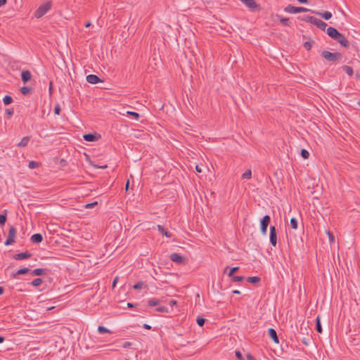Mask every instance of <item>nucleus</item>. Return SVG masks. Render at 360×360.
Listing matches in <instances>:
<instances>
[{
  "label": "nucleus",
  "instance_id": "nucleus-1",
  "mask_svg": "<svg viewBox=\"0 0 360 360\" xmlns=\"http://www.w3.org/2000/svg\"><path fill=\"white\" fill-rule=\"evenodd\" d=\"M321 56L327 61L332 63H336L342 58V55L340 52L331 53L328 51H323L321 53Z\"/></svg>",
  "mask_w": 360,
  "mask_h": 360
},
{
  "label": "nucleus",
  "instance_id": "nucleus-2",
  "mask_svg": "<svg viewBox=\"0 0 360 360\" xmlns=\"http://www.w3.org/2000/svg\"><path fill=\"white\" fill-rule=\"evenodd\" d=\"M302 20L306 21L307 22H310L313 25H315L317 27L321 29V30H325L327 27V24L323 20L316 18L314 16H306L301 19Z\"/></svg>",
  "mask_w": 360,
  "mask_h": 360
},
{
  "label": "nucleus",
  "instance_id": "nucleus-3",
  "mask_svg": "<svg viewBox=\"0 0 360 360\" xmlns=\"http://www.w3.org/2000/svg\"><path fill=\"white\" fill-rule=\"evenodd\" d=\"M51 3L50 1L46 2L44 4L41 5L34 12V16L37 18H40L44 15L51 8Z\"/></svg>",
  "mask_w": 360,
  "mask_h": 360
},
{
  "label": "nucleus",
  "instance_id": "nucleus-4",
  "mask_svg": "<svg viewBox=\"0 0 360 360\" xmlns=\"http://www.w3.org/2000/svg\"><path fill=\"white\" fill-rule=\"evenodd\" d=\"M284 11L289 13H302V12H311L314 13V11L304 8V7H296L292 5H288L285 8Z\"/></svg>",
  "mask_w": 360,
  "mask_h": 360
},
{
  "label": "nucleus",
  "instance_id": "nucleus-5",
  "mask_svg": "<svg viewBox=\"0 0 360 360\" xmlns=\"http://www.w3.org/2000/svg\"><path fill=\"white\" fill-rule=\"evenodd\" d=\"M16 229L13 226H11L8 231V236L5 241V245L8 246L12 245L15 241Z\"/></svg>",
  "mask_w": 360,
  "mask_h": 360
},
{
  "label": "nucleus",
  "instance_id": "nucleus-6",
  "mask_svg": "<svg viewBox=\"0 0 360 360\" xmlns=\"http://www.w3.org/2000/svg\"><path fill=\"white\" fill-rule=\"evenodd\" d=\"M271 221L270 216L265 215L260 220V231L263 235H265L267 232V228Z\"/></svg>",
  "mask_w": 360,
  "mask_h": 360
},
{
  "label": "nucleus",
  "instance_id": "nucleus-7",
  "mask_svg": "<svg viewBox=\"0 0 360 360\" xmlns=\"http://www.w3.org/2000/svg\"><path fill=\"white\" fill-rule=\"evenodd\" d=\"M252 11H260L261 7L255 0H239Z\"/></svg>",
  "mask_w": 360,
  "mask_h": 360
},
{
  "label": "nucleus",
  "instance_id": "nucleus-8",
  "mask_svg": "<svg viewBox=\"0 0 360 360\" xmlns=\"http://www.w3.org/2000/svg\"><path fill=\"white\" fill-rule=\"evenodd\" d=\"M269 239L271 245L276 247L277 244V233L276 227L274 226H270Z\"/></svg>",
  "mask_w": 360,
  "mask_h": 360
},
{
  "label": "nucleus",
  "instance_id": "nucleus-9",
  "mask_svg": "<svg viewBox=\"0 0 360 360\" xmlns=\"http://www.w3.org/2000/svg\"><path fill=\"white\" fill-rule=\"evenodd\" d=\"M169 258L172 262L177 264H183L185 261V259L181 255L176 252L171 254Z\"/></svg>",
  "mask_w": 360,
  "mask_h": 360
},
{
  "label": "nucleus",
  "instance_id": "nucleus-10",
  "mask_svg": "<svg viewBox=\"0 0 360 360\" xmlns=\"http://www.w3.org/2000/svg\"><path fill=\"white\" fill-rule=\"evenodd\" d=\"M32 256V254L29 252L28 251H25L23 252H20L18 254H15L13 255V258L16 260H22L30 258Z\"/></svg>",
  "mask_w": 360,
  "mask_h": 360
},
{
  "label": "nucleus",
  "instance_id": "nucleus-11",
  "mask_svg": "<svg viewBox=\"0 0 360 360\" xmlns=\"http://www.w3.org/2000/svg\"><path fill=\"white\" fill-rule=\"evenodd\" d=\"M335 41L339 42L341 46L345 48H348L349 46V43L348 40L341 33L339 34Z\"/></svg>",
  "mask_w": 360,
  "mask_h": 360
},
{
  "label": "nucleus",
  "instance_id": "nucleus-12",
  "mask_svg": "<svg viewBox=\"0 0 360 360\" xmlns=\"http://www.w3.org/2000/svg\"><path fill=\"white\" fill-rule=\"evenodd\" d=\"M86 81L92 84H96L99 82H103V81L97 75H89L86 76Z\"/></svg>",
  "mask_w": 360,
  "mask_h": 360
},
{
  "label": "nucleus",
  "instance_id": "nucleus-13",
  "mask_svg": "<svg viewBox=\"0 0 360 360\" xmlns=\"http://www.w3.org/2000/svg\"><path fill=\"white\" fill-rule=\"evenodd\" d=\"M98 136L100 137V135H98L97 133H89L83 135L84 139L89 142L97 141Z\"/></svg>",
  "mask_w": 360,
  "mask_h": 360
},
{
  "label": "nucleus",
  "instance_id": "nucleus-14",
  "mask_svg": "<svg viewBox=\"0 0 360 360\" xmlns=\"http://www.w3.org/2000/svg\"><path fill=\"white\" fill-rule=\"evenodd\" d=\"M340 32H339L335 28L329 27L327 28V34L328 35L332 38L333 39L335 40L338 36L339 35Z\"/></svg>",
  "mask_w": 360,
  "mask_h": 360
},
{
  "label": "nucleus",
  "instance_id": "nucleus-15",
  "mask_svg": "<svg viewBox=\"0 0 360 360\" xmlns=\"http://www.w3.org/2000/svg\"><path fill=\"white\" fill-rule=\"evenodd\" d=\"M340 32H339L335 28L329 27L327 28V34L328 35L332 38L333 39L335 40L338 36L339 35Z\"/></svg>",
  "mask_w": 360,
  "mask_h": 360
},
{
  "label": "nucleus",
  "instance_id": "nucleus-16",
  "mask_svg": "<svg viewBox=\"0 0 360 360\" xmlns=\"http://www.w3.org/2000/svg\"><path fill=\"white\" fill-rule=\"evenodd\" d=\"M32 78V74L30 70H24L21 72V79L24 84L28 82Z\"/></svg>",
  "mask_w": 360,
  "mask_h": 360
},
{
  "label": "nucleus",
  "instance_id": "nucleus-17",
  "mask_svg": "<svg viewBox=\"0 0 360 360\" xmlns=\"http://www.w3.org/2000/svg\"><path fill=\"white\" fill-rule=\"evenodd\" d=\"M268 334H269V336L272 339V340L278 344L279 342V340H278V335H277V333L276 331L272 328H270L268 329Z\"/></svg>",
  "mask_w": 360,
  "mask_h": 360
},
{
  "label": "nucleus",
  "instance_id": "nucleus-18",
  "mask_svg": "<svg viewBox=\"0 0 360 360\" xmlns=\"http://www.w3.org/2000/svg\"><path fill=\"white\" fill-rule=\"evenodd\" d=\"M157 228H158V231L161 234L165 236L167 238H171L172 237V233L170 232H169L167 229H165L163 226L158 225Z\"/></svg>",
  "mask_w": 360,
  "mask_h": 360
},
{
  "label": "nucleus",
  "instance_id": "nucleus-19",
  "mask_svg": "<svg viewBox=\"0 0 360 360\" xmlns=\"http://www.w3.org/2000/svg\"><path fill=\"white\" fill-rule=\"evenodd\" d=\"M47 271V269H36L31 272V274L32 276H43L46 275Z\"/></svg>",
  "mask_w": 360,
  "mask_h": 360
},
{
  "label": "nucleus",
  "instance_id": "nucleus-20",
  "mask_svg": "<svg viewBox=\"0 0 360 360\" xmlns=\"http://www.w3.org/2000/svg\"><path fill=\"white\" fill-rule=\"evenodd\" d=\"M42 240H43V236L41 233H35V234L32 235L31 237L32 242L35 243H39L42 241Z\"/></svg>",
  "mask_w": 360,
  "mask_h": 360
},
{
  "label": "nucleus",
  "instance_id": "nucleus-21",
  "mask_svg": "<svg viewBox=\"0 0 360 360\" xmlns=\"http://www.w3.org/2000/svg\"><path fill=\"white\" fill-rule=\"evenodd\" d=\"M30 140V136H25L17 144V146L18 147H25L28 145Z\"/></svg>",
  "mask_w": 360,
  "mask_h": 360
},
{
  "label": "nucleus",
  "instance_id": "nucleus-22",
  "mask_svg": "<svg viewBox=\"0 0 360 360\" xmlns=\"http://www.w3.org/2000/svg\"><path fill=\"white\" fill-rule=\"evenodd\" d=\"M314 13H316L317 15L321 16L323 18H324L326 20L330 19L332 17V13L329 11H325L323 13L314 11Z\"/></svg>",
  "mask_w": 360,
  "mask_h": 360
},
{
  "label": "nucleus",
  "instance_id": "nucleus-23",
  "mask_svg": "<svg viewBox=\"0 0 360 360\" xmlns=\"http://www.w3.org/2000/svg\"><path fill=\"white\" fill-rule=\"evenodd\" d=\"M316 330L319 333H321L323 331L321 324V317L319 315H318L316 318Z\"/></svg>",
  "mask_w": 360,
  "mask_h": 360
},
{
  "label": "nucleus",
  "instance_id": "nucleus-24",
  "mask_svg": "<svg viewBox=\"0 0 360 360\" xmlns=\"http://www.w3.org/2000/svg\"><path fill=\"white\" fill-rule=\"evenodd\" d=\"M30 271V269L29 268H27V267H24V268H22V269H18L16 273H15L13 274V277H16L18 275L25 274L28 273Z\"/></svg>",
  "mask_w": 360,
  "mask_h": 360
},
{
  "label": "nucleus",
  "instance_id": "nucleus-25",
  "mask_svg": "<svg viewBox=\"0 0 360 360\" xmlns=\"http://www.w3.org/2000/svg\"><path fill=\"white\" fill-rule=\"evenodd\" d=\"M32 90L33 89L32 87L25 86L21 87L20 92L22 93V94L25 96V95H27L30 93H31L32 91Z\"/></svg>",
  "mask_w": 360,
  "mask_h": 360
},
{
  "label": "nucleus",
  "instance_id": "nucleus-26",
  "mask_svg": "<svg viewBox=\"0 0 360 360\" xmlns=\"http://www.w3.org/2000/svg\"><path fill=\"white\" fill-rule=\"evenodd\" d=\"M7 210L4 211V214H0V225L4 226L6 221Z\"/></svg>",
  "mask_w": 360,
  "mask_h": 360
},
{
  "label": "nucleus",
  "instance_id": "nucleus-27",
  "mask_svg": "<svg viewBox=\"0 0 360 360\" xmlns=\"http://www.w3.org/2000/svg\"><path fill=\"white\" fill-rule=\"evenodd\" d=\"M342 70L349 75V76H352L354 74V71H353V69L352 68H351L350 66H348V65H343L342 66Z\"/></svg>",
  "mask_w": 360,
  "mask_h": 360
},
{
  "label": "nucleus",
  "instance_id": "nucleus-28",
  "mask_svg": "<svg viewBox=\"0 0 360 360\" xmlns=\"http://www.w3.org/2000/svg\"><path fill=\"white\" fill-rule=\"evenodd\" d=\"M261 281L259 276L248 277L247 281L250 283H257Z\"/></svg>",
  "mask_w": 360,
  "mask_h": 360
},
{
  "label": "nucleus",
  "instance_id": "nucleus-29",
  "mask_svg": "<svg viewBox=\"0 0 360 360\" xmlns=\"http://www.w3.org/2000/svg\"><path fill=\"white\" fill-rule=\"evenodd\" d=\"M97 330L99 333H112V331L103 326H99Z\"/></svg>",
  "mask_w": 360,
  "mask_h": 360
},
{
  "label": "nucleus",
  "instance_id": "nucleus-30",
  "mask_svg": "<svg viewBox=\"0 0 360 360\" xmlns=\"http://www.w3.org/2000/svg\"><path fill=\"white\" fill-rule=\"evenodd\" d=\"M160 301L158 299H151L148 301V305L150 307L157 306L160 304Z\"/></svg>",
  "mask_w": 360,
  "mask_h": 360
},
{
  "label": "nucleus",
  "instance_id": "nucleus-31",
  "mask_svg": "<svg viewBox=\"0 0 360 360\" xmlns=\"http://www.w3.org/2000/svg\"><path fill=\"white\" fill-rule=\"evenodd\" d=\"M3 101L6 105H8L13 102V98L11 96L6 95L4 97Z\"/></svg>",
  "mask_w": 360,
  "mask_h": 360
},
{
  "label": "nucleus",
  "instance_id": "nucleus-32",
  "mask_svg": "<svg viewBox=\"0 0 360 360\" xmlns=\"http://www.w3.org/2000/svg\"><path fill=\"white\" fill-rule=\"evenodd\" d=\"M146 285V284L142 282V281H139L138 283H136L134 286L133 288L135 289V290H141L143 288H145Z\"/></svg>",
  "mask_w": 360,
  "mask_h": 360
},
{
  "label": "nucleus",
  "instance_id": "nucleus-33",
  "mask_svg": "<svg viewBox=\"0 0 360 360\" xmlns=\"http://www.w3.org/2000/svg\"><path fill=\"white\" fill-rule=\"evenodd\" d=\"M252 176V172L250 169H247L243 174L242 179H250Z\"/></svg>",
  "mask_w": 360,
  "mask_h": 360
},
{
  "label": "nucleus",
  "instance_id": "nucleus-34",
  "mask_svg": "<svg viewBox=\"0 0 360 360\" xmlns=\"http://www.w3.org/2000/svg\"><path fill=\"white\" fill-rule=\"evenodd\" d=\"M42 283V279L41 278H35L34 279L31 284L34 286V287H38Z\"/></svg>",
  "mask_w": 360,
  "mask_h": 360
},
{
  "label": "nucleus",
  "instance_id": "nucleus-35",
  "mask_svg": "<svg viewBox=\"0 0 360 360\" xmlns=\"http://www.w3.org/2000/svg\"><path fill=\"white\" fill-rule=\"evenodd\" d=\"M290 226L294 229H297L298 223L297 220L295 217L290 219Z\"/></svg>",
  "mask_w": 360,
  "mask_h": 360
},
{
  "label": "nucleus",
  "instance_id": "nucleus-36",
  "mask_svg": "<svg viewBox=\"0 0 360 360\" xmlns=\"http://www.w3.org/2000/svg\"><path fill=\"white\" fill-rule=\"evenodd\" d=\"M40 163L36 161H30L28 167L30 169H35L39 166Z\"/></svg>",
  "mask_w": 360,
  "mask_h": 360
},
{
  "label": "nucleus",
  "instance_id": "nucleus-37",
  "mask_svg": "<svg viewBox=\"0 0 360 360\" xmlns=\"http://www.w3.org/2000/svg\"><path fill=\"white\" fill-rule=\"evenodd\" d=\"M280 22L282 23V25H283L285 26H290V22L289 18H280Z\"/></svg>",
  "mask_w": 360,
  "mask_h": 360
},
{
  "label": "nucleus",
  "instance_id": "nucleus-38",
  "mask_svg": "<svg viewBox=\"0 0 360 360\" xmlns=\"http://www.w3.org/2000/svg\"><path fill=\"white\" fill-rule=\"evenodd\" d=\"M300 154L304 159H307L309 157V153L304 148L301 150Z\"/></svg>",
  "mask_w": 360,
  "mask_h": 360
},
{
  "label": "nucleus",
  "instance_id": "nucleus-39",
  "mask_svg": "<svg viewBox=\"0 0 360 360\" xmlns=\"http://www.w3.org/2000/svg\"><path fill=\"white\" fill-rule=\"evenodd\" d=\"M244 280V277L242 276H232V278H231V281L233 282H240V281H243Z\"/></svg>",
  "mask_w": 360,
  "mask_h": 360
},
{
  "label": "nucleus",
  "instance_id": "nucleus-40",
  "mask_svg": "<svg viewBox=\"0 0 360 360\" xmlns=\"http://www.w3.org/2000/svg\"><path fill=\"white\" fill-rule=\"evenodd\" d=\"M127 114L129 115L132 116L135 120H138L140 115L138 112H134V111H127Z\"/></svg>",
  "mask_w": 360,
  "mask_h": 360
},
{
  "label": "nucleus",
  "instance_id": "nucleus-41",
  "mask_svg": "<svg viewBox=\"0 0 360 360\" xmlns=\"http://www.w3.org/2000/svg\"><path fill=\"white\" fill-rule=\"evenodd\" d=\"M238 269H239L238 266L231 268L229 270V272L228 273V276L229 277H232L233 276L234 273L236 272L237 271H238Z\"/></svg>",
  "mask_w": 360,
  "mask_h": 360
},
{
  "label": "nucleus",
  "instance_id": "nucleus-42",
  "mask_svg": "<svg viewBox=\"0 0 360 360\" xmlns=\"http://www.w3.org/2000/svg\"><path fill=\"white\" fill-rule=\"evenodd\" d=\"M205 321H206L205 319L202 318V317H198L197 320H196L197 323L199 326H202L205 324Z\"/></svg>",
  "mask_w": 360,
  "mask_h": 360
},
{
  "label": "nucleus",
  "instance_id": "nucleus-43",
  "mask_svg": "<svg viewBox=\"0 0 360 360\" xmlns=\"http://www.w3.org/2000/svg\"><path fill=\"white\" fill-rule=\"evenodd\" d=\"M312 43H313V41H305L304 44V48L307 51H309L311 49V47H312Z\"/></svg>",
  "mask_w": 360,
  "mask_h": 360
},
{
  "label": "nucleus",
  "instance_id": "nucleus-44",
  "mask_svg": "<svg viewBox=\"0 0 360 360\" xmlns=\"http://www.w3.org/2000/svg\"><path fill=\"white\" fill-rule=\"evenodd\" d=\"M60 105L58 103L56 105L55 108H54V113L57 115H59L60 113Z\"/></svg>",
  "mask_w": 360,
  "mask_h": 360
},
{
  "label": "nucleus",
  "instance_id": "nucleus-45",
  "mask_svg": "<svg viewBox=\"0 0 360 360\" xmlns=\"http://www.w3.org/2000/svg\"><path fill=\"white\" fill-rule=\"evenodd\" d=\"M235 354L238 360H244L242 353L240 351H236Z\"/></svg>",
  "mask_w": 360,
  "mask_h": 360
},
{
  "label": "nucleus",
  "instance_id": "nucleus-46",
  "mask_svg": "<svg viewBox=\"0 0 360 360\" xmlns=\"http://www.w3.org/2000/svg\"><path fill=\"white\" fill-rule=\"evenodd\" d=\"M158 312H167L168 309L165 307H159L155 309Z\"/></svg>",
  "mask_w": 360,
  "mask_h": 360
},
{
  "label": "nucleus",
  "instance_id": "nucleus-47",
  "mask_svg": "<svg viewBox=\"0 0 360 360\" xmlns=\"http://www.w3.org/2000/svg\"><path fill=\"white\" fill-rule=\"evenodd\" d=\"M98 204V202L96 201V202H91V203H88L85 205V207L86 208H92L94 207L95 205H96Z\"/></svg>",
  "mask_w": 360,
  "mask_h": 360
},
{
  "label": "nucleus",
  "instance_id": "nucleus-48",
  "mask_svg": "<svg viewBox=\"0 0 360 360\" xmlns=\"http://www.w3.org/2000/svg\"><path fill=\"white\" fill-rule=\"evenodd\" d=\"M6 114L8 115V117L12 116L13 114V109H7L6 110Z\"/></svg>",
  "mask_w": 360,
  "mask_h": 360
},
{
  "label": "nucleus",
  "instance_id": "nucleus-49",
  "mask_svg": "<svg viewBox=\"0 0 360 360\" xmlns=\"http://www.w3.org/2000/svg\"><path fill=\"white\" fill-rule=\"evenodd\" d=\"M246 357L248 360H256L255 358L250 353L247 354Z\"/></svg>",
  "mask_w": 360,
  "mask_h": 360
},
{
  "label": "nucleus",
  "instance_id": "nucleus-50",
  "mask_svg": "<svg viewBox=\"0 0 360 360\" xmlns=\"http://www.w3.org/2000/svg\"><path fill=\"white\" fill-rule=\"evenodd\" d=\"M131 345V342H125L122 345V347H124V348H128V347H129Z\"/></svg>",
  "mask_w": 360,
  "mask_h": 360
},
{
  "label": "nucleus",
  "instance_id": "nucleus-51",
  "mask_svg": "<svg viewBox=\"0 0 360 360\" xmlns=\"http://www.w3.org/2000/svg\"><path fill=\"white\" fill-rule=\"evenodd\" d=\"M309 340H310V339H309V338H303V339L302 340V343H303L304 345H307H307H309V342H308V341H309Z\"/></svg>",
  "mask_w": 360,
  "mask_h": 360
},
{
  "label": "nucleus",
  "instance_id": "nucleus-52",
  "mask_svg": "<svg viewBox=\"0 0 360 360\" xmlns=\"http://www.w3.org/2000/svg\"><path fill=\"white\" fill-rule=\"evenodd\" d=\"M328 236H329L330 241V242H333L334 241V236H333V235L330 231L328 232Z\"/></svg>",
  "mask_w": 360,
  "mask_h": 360
},
{
  "label": "nucleus",
  "instance_id": "nucleus-53",
  "mask_svg": "<svg viewBox=\"0 0 360 360\" xmlns=\"http://www.w3.org/2000/svg\"><path fill=\"white\" fill-rule=\"evenodd\" d=\"M195 170H196V172H198V173H201V172H202V168H201V167H200V165H196V166H195Z\"/></svg>",
  "mask_w": 360,
  "mask_h": 360
},
{
  "label": "nucleus",
  "instance_id": "nucleus-54",
  "mask_svg": "<svg viewBox=\"0 0 360 360\" xmlns=\"http://www.w3.org/2000/svg\"><path fill=\"white\" fill-rule=\"evenodd\" d=\"M127 306L128 308H133V307H136L137 306V304H132V303H127Z\"/></svg>",
  "mask_w": 360,
  "mask_h": 360
},
{
  "label": "nucleus",
  "instance_id": "nucleus-55",
  "mask_svg": "<svg viewBox=\"0 0 360 360\" xmlns=\"http://www.w3.org/2000/svg\"><path fill=\"white\" fill-rule=\"evenodd\" d=\"M118 281V276H116L112 281V288H115Z\"/></svg>",
  "mask_w": 360,
  "mask_h": 360
},
{
  "label": "nucleus",
  "instance_id": "nucleus-56",
  "mask_svg": "<svg viewBox=\"0 0 360 360\" xmlns=\"http://www.w3.org/2000/svg\"><path fill=\"white\" fill-rule=\"evenodd\" d=\"M143 328H145V329H147V330H150L151 329V326L147 323H144L143 325Z\"/></svg>",
  "mask_w": 360,
  "mask_h": 360
},
{
  "label": "nucleus",
  "instance_id": "nucleus-57",
  "mask_svg": "<svg viewBox=\"0 0 360 360\" xmlns=\"http://www.w3.org/2000/svg\"><path fill=\"white\" fill-rule=\"evenodd\" d=\"M7 0H0V7L6 4Z\"/></svg>",
  "mask_w": 360,
  "mask_h": 360
},
{
  "label": "nucleus",
  "instance_id": "nucleus-58",
  "mask_svg": "<svg viewBox=\"0 0 360 360\" xmlns=\"http://www.w3.org/2000/svg\"><path fill=\"white\" fill-rule=\"evenodd\" d=\"M297 1L300 4H307L308 0H297Z\"/></svg>",
  "mask_w": 360,
  "mask_h": 360
},
{
  "label": "nucleus",
  "instance_id": "nucleus-59",
  "mask_svg": "<svg viewBox=\"0 0 360 360\" xmlns=\"http://www.w3.org/2000/svg\"><path fill=\"white\" fill-rule=\"evenodd\" d=\"M129 186V181L128 180L125 184V190L127 191Z\"/></svg>",
  "mask_w": 360,
  "mask_h": 360
},
{
  "label": "nucleus",
  "instance_id": "nucleus-60",
  "mask_svg": "<svg viewBox=\"0 0 360 360\" xmlns=\"http://www.w3.org/2000/svg\"><path fill=\"white\" fill-rule=\"evenodd\" d=\"M232 292L233 294H236V295H240V292L239 290H234L232 291Z\"/></svg>",
  "mask_w": 360,
  "mask_h": 360
},
{
  "label": "nucleus",
  "instance_id": "nucleus-61",
  "mask_svg": "<svg viewBox=\"0 0 360 360\" xmlns=\"http://www.w3.org/2000/svg\"><path fill=\"white\" fill-rule=\"evenodd\" d=\"M4 292V288L3 287H0V295H2Z\"/></svg>",
  "mask_w": 360,
  "mask_h": 360
},
{
  "label": "nucleus",
  "instance_id": "nucleus-62",
  "mask_svg": "<svg viewBox=\"0 0 360 360\" xmlns=\"http://www.w3.org/2000/svg\"><path fill=\"white\" fill-rule=\"evenodd\" d=\"M51 91H52V82H51L49 83V92H50V94L51 93Z\"/></svg>",
  "mask_w": 360,
  "mask_h": 360
},
{
  "label": "nucleus",
  "instance_id": "nucleus-63",
  "mask_svg": "<svg viewBox=\"0 0 360 360\" xmlns=\"http://www.w3.org/2000/svg\"><path fill=\"white\" fill-rule=\"evenodd\" d=\"M176 301H174V300H171V301H170V304H171L172 306V305L176 304Z\"/></svg>",
  "mask_w": 360,
  "mask_h": 360
},
{
  "label": "nucleus",
  "instance_id": "nucleus-64",
  "mask_svg": "<svg viewBox=\"0 0 360 360\" xmlns=\"http://www.w3.org/2000/svg\"><path fill=\"white\" fill-rule=\"evenodd\" d=\"M91 26V22H87L86 24H85V27H89Z\"/></svg>",
  "mask_w": 360,
  "mask_h": 360
}]
</instances>
